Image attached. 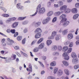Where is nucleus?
Returning <instances> with one entry per match:
<instances>
[{
  "label": "nucleus",
  "instance_id": "1",
  "mask_svg": "<svg viewBox=\"0 0 79 79\" xmlns=\"http://www.w3.org/2000/svg\"><path fill=\"white\" fill-rule=\"evenodd\" d=\"M41 8V5L39 4L37 6L36 9V11L35 14L32 15H30V16H35L36 15H37V13H38L39 15H41V14H44L45 12V9L44 7Z\"/></svg>",
  "mask_w": 79,
  "mask_h": 79
},
{
  "label": "nucleus",
  "instance_id": "2",
  "mask_svg": "<svg viewBox=\"0 0 79 79\" xmlns=\"http://www.w3.org/2000/svg\"><path fill=\"white\" fill-rule=\"evenodd\" d=\"M60 19H62L60 21L61 23H63V27H66L69 24V22L66 21L67 19L66 18V15L63 14L61 15L59 17Z\"/></svg>",
  "mask_w": 79,
  "mask_h": 79
},
{
  "label": "nucleus",
  "instance_id": "3",
  "mask_svg": "<svg viewBox=\"0 0 79 79\" xmlns=\"http://www.w3.org/2000/svg\"><path fill=\"white\" fill-rule=\"evenodd\" d=\"M68 53L67 52H64L63 54V56H64V59L65 60H69V56H68Z\"/></svg>",
  "mask_w": 79,
  "mask_h": 79
},
{
  "label": "nucleus",
  "instance_id": "4",
  "mask_svg": "<svg viewBox=\"0 0 79 79\" xmlns=\"http://www.w3.org/2000/svg\"><path fill=\"white\" fill-rule=\"evenodd\" d=\"M17 9L23 10L24 9V6L21 5L20 3H18L16 6Z\"/></svg>",
  "mask_w": 79,
  "mask_h": 79
},
{
  "label": "nucleus",
  "instance_id": "5",
  "mask_svg": "<svg viewBox=\"0 0 79 79\" xmlns=\"http://www.w3.org/2000/svg\"><path fill=\"white\" fill-rule=\"evenodd\" d=\"M63 70L61 69H59L57 73V76L58 77H60V76L63 75Z\"/></svg>",
  "mask_w": 79,
  "mask_h": 79
},
{
  "label": "nucleus",
  "instance_id": "6",
  "mask_svg": "<svg viewBox=\"0 0 79 79\" xmlns=\"http://www.w3.org/2000/svg\"><path fill=\"white\" fill-rule=\"evenodd\" d=\"M59 32H63V34L66 35L68 33V29H65L63 31V29H61L59 31Z\"/></svg>",
  "mask_w": 79,
  "mask_h": 79
},
{
  "label": "nucleus",
  "instance_id": "7",
  "mask_svg": "<svg viewBox=\"0 0 79 79\" xmlns=\"http://www.w3.org/2000/svg\"><path fill=\"white\" fill-rule=\"evenodd\" d=\"M72 63L74 64H77L78 63V59L77 57L73 58L72 60Z\"/></svg>",
  "mask_w": 79,
  "mask_h": 79
},
{
  "label": "nucleus",
  "instance_id": "8",
  "mask_svg": "<svg viewBox=\"0 0 79 79\" xmlns=\"http://www.w3.org/2000/svg\"><path fill=\"white\" fill-rule=\"evenodd\" d=\"M35 32H36L38 34H40L42 32V30L40 28H38L35 30Z\"/></svg>",
  "mask_w": 79,
  "mask_h": 79
},
{
  "label": "nucleus",
  "instance_id": "9",
  "mask_svg": "<svg viewBox=\"0 0 79 79\" xmlns=\"http://www.w3.org/2000/svg\"><path fill=\"white\" fill-rule=\"evenodd\" d=\"M29 68H27V71H29V72H32V65L31 64H30L29 66Z\"/></svg>",
  "mask_w": 79,
  "mask_h": 79
},
{
  "label": "nucleus",
  "instance_id": "10",
  "mask_svg": "<svg viewBox=\"0 0 79 79\" xmlns=\"http://www.w3.org/2000/svg\"><path fill=\"white\" fill-rule=\"evenodd\" d=\"M18 25V23L17 22H15L12 24V27L13 28H15V27H16Z\"/></svg>",
  "mask_w": 79,
  "mask_h": 79
},
{
  "label": "nucleus",
  "instance_id": "11",
  "mask_svg": "<svg viewBox=\"0 0 79 79\" xmlns=\"http://www.w3.org/2000/svg\"><path fill=\"white\" fill-rule=\"evenodd\" d=\"M66 8H67V6H63L60 8V10H64L65 11L66 10Z\"/></svg>",
  "mask_w": 79,
  "mask_h": 79
},
{
  "label": "nucleus",
  "instance_id": "12",
  "mask_svg": "<svg viewBox=\"0 0 79 79\" xmlns=\"http://www.w3.org/2000/svg\"><path fill=\"white\" fill-rule=\"evenodd\" d=\"M44 43H41L38 46V48H39V49H42V48H43L44 47Z\"/></svg>",
  "mask_w": 79,
  "mask_h": 79
},
{
  "label": "nucleus",
  "instance_id": "13",
  "mask_svg": "<svg viewBox=\"0 0 79 79\" xmlns=\"http://www.w3.org/2000/svg\"><path fill=\"white\" fill-rule=\"evenodd\" d=\"M73 34L70 33L68 35V38L69 40L72 39H73Z\"/></svg>",
  "mask_w": 79,
  "mask_h": 79
},
{
  "label": "nucleus",
  "instance_id": "14",
  "mask_svg": "<svg viewBox=\"0 0 79 79\" xmlns=\"http://www.w3.org/2000/svg\"><path fill=\"white\" fill-rule=\"evenodd\" d=\"M41 37V34L40 33H37L35 35V39H39Z\"/></svg>",
  "mask_w": 79,
  "mask_h": 79
},
{
  "label": "nucleus",
  "instance_id": "15",
  "mask_svg": "<svg viewBox=\"0 0 79 79\" xmlns=\"http://www.w3.org/2000/svg\"><path fill=\"white\" fill-rule=\"evenodd\" d=\"M63 12V11L62 12H60V11H59L56 12H55L54 14V15L55 16H59L60 15V14L62 13Z\"/></svg>",
  "mask_w": 79,
  "mask_h": 79
},
{
  "label": "nucleus",
  "instance_id": "16",
  "mask_svg": "<svg viewBox=\"0 0 79 79\" xmlns=\"http://www.w3.org/2000/svg\"><path fill=\"white\" fill-rule=\"evenodd\" d=\"M0 9L2 10L5 13H6L7 11V10H6V9L5 8L2 6H0Z\"/></svg>",
  "mask_w": 79,
  "mask_h": 79
},
{
  "label": "nucleus",
  "instance_id": "17",
  "mask_svg": "<svg viewBox=\"0 0 79 79\" xmlns=\"http://www.w3.org/2000/svg\"><path fill=\"white\" fill-rule=\"evenodd\" d=\"M53 14V11H50L47 14V15L49 17L52 16Z\"/></svg>",
  "mask_w": 79,
  "mask_h": 79
},
{
  "label": "nucleus",
  "instance_id": "18",
  "mask_svg": "<svg viewBox=\"0 0 79 79\" xmlns=\"http://www.w3.org/2000/svg\"><path fill=\"white\" fill-rule=\"evenodd\" d=\"M2 59H5L6 60V63H9V62H10V58H9L8 57H3Z\"/></svg>",
  "mask_w": 79,
  "mask_h": 79
},
{
  "label": "nucleus",
  "instance_id": "19",
  "mask_svg": "<svg viewBox=\"0 0 79 79\" xmlns=\"http://www.w3.org/2000/svg\"><path fill=\"white\" fill-rule=\"evenodd\" d=\"M72 12L74 14L77 13V9L76 8H74L72 9Z\"/></svg>",
  "mask_w": 79,
  "mask_h": 79
},
{
  "label": "nucleus",
  "instance_id": "20",
  "mask_svg": "<svg viewBox=\"0 0 79 79\" xmlns=\"http://www.w3.org/2000/svg\"><path fill=\"white\" fill-rule=\"evenodd\" d=\"M26 18V16H25L24 17H20L18 18V19L20 21H23V20L25 19Z\"/></svg>",
  "mask_w": 79,
  "mask_h": 79
},
{
  "label": "nucleus",
  "instance_id": "21",
  "mask_svg": "<svg viewBox=\"0 0 79 79\" xmlns=\"http://www.w3.org/2000/svg\"><path fill=\"white\" fill-rule=\"evenodd\" d=\"M71 56L73 58H77V55H76V53L73 52L72 53Z\"/></svg>",
  "mask_w": 79,
  "mask_h": 79
},
{
  "label": "nucleus",
  "instance_id": "22",
  "mask_svg": "<svg viewBox=\"0 0 79 79\" xmlns=\"http://www.w3.org/2000/svg\"><path fill=\"white\" fill-rule=\"evenodd\" d=\"M43 40L44 38H41L37 42V44H40V43H41V42L43 41Z\"/></svg>",
  "mask_w": 79,
  "mask_h": 79
},
{
  "label": "nucleus",
  "instance_id": "23",
  "mask_svg": "<svg viewBox=\"0 0 79 79\" xmlns=\"http://www.w3.org/2000/svg\"><path fill=\"white\" fill-rule=\"evenodd\" d=\"M63 64L66 66H68L69 65V64L66 61L64 60L63 61Z\"/></svg>",
  "mask_w": 79,
  "mask_h": 79
},
{
  "label": "nucleus",
  "instance_id": "24",
  "mask_svg": "<svg viewBox=\"0 0 79 79\" xmlns=\"http://www.w3.org/2000/svg\"><path fill=\"white\" fill-rule=\"evenodd\" d=\"M61 38V36L59 35H58L56 36V40H59Z\"/></svg>",
  "mask_w": 79,
  "mask_h": 79
},
{
  "label": "nucleus",
  "instance_id": "25",
  "mask_svg": "<svg viewBox=\"0 0 79 79\" xmlns=\"http://www.w3.org/2000/svg\"><path fill=\"white\" fill-rule=\"evenodd\" d=\"M2 16L3 17H5V18H7L9 17V15L6 14H3L2 15Z\"/></svg>",
  "mask_w": 79,
  "mask_h": 79
},
{
  "label": "nucleus",
  "instance_id": "26",
  "mask_svg": "<svg viewBox=\"0 0 79 79\" xmlns=\"http://www.w3.org/2000/svg\"><path fill=\"white\" fill-rule=\"evenodd\" d=\"M68 49V47L67 46L64 47L62 49L63 52H66Z\"/></svg>",
  "mask_w": 79,
  "mask_h": 79
},
{
  "label": "nucleus",
  "instance_id": "27",
  "mask_svg": "<svg viewBox=\"0 0 79 79\" xmlns=\"http://www.w3.org/2000/svg\"><path fill=\"white\" fill-rule=\"evenodd\" d=\"M56 62L54 61L52 62L51 64H50V65L52 66H56Z\"/></svg>",
  "mask_w": 79,
  "mask_h": 79
},
{
  "label": "nucleus",
  "instance_id": "28",
  "mask_svg": "<svg viewBox=\"0 0 79 79\" xmlns=\"http://www.w3.org/2000/svg\"><path fill=\"white\" fill-rule=\"evenodd\" d=\"M78 16H79V14H77L73 16V19H76L78 18Z\"/></svg>",
  "mask_w": 79,
  "mask_h": 79
},
{
  "label": "nucleus",
  "instance_id": "29",
  "mask_svg": "<svg viewBox=\"0 0 79 79\" xmlns=\"http://www.w3.org/2000/svg\"><path fill=\"white\" fill-rule=\"evenodd\" d=\"M12 43H14V41L12 40H10V41H8L7 44L11 45H12Z\"/></svg>",
  "mask_w": 79,
  "mask_h": 79
},
{
  "label": "nucleus",
  "instance_id": "30",
  "mask_svg": "<svg viewBox=\"0 0 79 79\" xmlns=\"http://www.w3.org/2000/svg\"><path fill=\"white\" fill-rule=\"evenodd\" d=\"M11 58H13V60H15L16 58V55L15 54H12L11 56Z\"/></svg>",
  "mask_w": 79,
  "mask_h": 79
},
{
  "label": "nucleus",
  "instance_id": "31",
  "mask_svg": "<svg viewBox=\"0 0 79 79\" xmlns=\"http://www.w3.org/2000/svg\"><path fill=\"white\" fill-rule=\"evenodd\" d=\"M52 43V41L50 40H48L47 41V45H50Z\"/></svg>",
  "mask_w": 79,
  "mask_h": 79
},
{
  "label": "nucleus",
  "instance_id": "32",
  "mask_svg": "<svg viewBox=\"0 0 79 79\" xmlns=\"http://www.w3.org/2000/svg\"><path fill=\"white\" fill-rule=\"evenodd\" d=\"M28 23H29V21L27 20H26L23 22L22 23V24L23 25H26Z\"/></svg>",
  "mask_w": 79,
  "mask_h": 79
},
{
  "label": "nucleus",
  "instance_id": "33",
  "mask_svg": "<svg viewBox=\"0 0 79 79\" xmlns=\"http://www.w3.org/2000/svg\"><path fill=\"white\" fill-rule=\"evenodd\" d=\"M57 49V46H53L52 47V50L55 51Z\"/></svg>",
  "mask_w": 79,
  "mask_h": 79
},
{
  "label": "nucleus",
  "instance_id": "34",
  "mask_svg": "<svg viewBox=\"0 0 79 79\" xmlns=\"http://www.w3.org/2000/svg\"><path fill=\"white\" fill-rule=\"evenodd\" d=\"M53 55L54 56H58L59 55V52H55L53 53Z\"/></svg>",
  "mask_w": 79,
  "mask_h": 79
},
{
  "label": "nucleus",
  "instance_id": "35",
  "mask_svg": "<svg viewBox=\"0 0 79 79\" xmlns=\"http://www.w3.org/2000/svg\"><path fill=\"white\" fill-rule=\"evenodd\" d=\"M21 53H22V55H23V56H24L25 57H26V58H27V57H28V55H27V54L23 53L22 51H21Z\"/></svg>",
  "mask_w": 79,
  "mask_h": 79
},
{
  "label": "nucleus",
  "instance_id": "36",
  "mask_svg": "<svg viewBox=\"0 0 79 79\" xmlns=\"http://www.w3.org/2000/svg\"><path fill=\"white\" fill-rule=\"evenodd\" d=\"M71 11V9H66V10H65V12L66 13H69Z\"/></svg>",
  "mask_w": 79,
  "mask_h": 79
},
{
  "label": "nucleus",
  "instance_id": "37",
  "mask_svg": "<svg viewBox=\"0 0 79 79\" xmlns=\"http://www.w3.org/2000/svg\"><path fill=\"white\" fill-rule=\"evenodd\" d=\"M72 51V48H69V49H68L67 52H65V53H68V55H69V53H71Z\"/></svg>",
  "mask_w": 79,
  "mask_h": 79
},
{
  "label": "nucleus",
  "instance_id": "38",
  "mask_svg": "<svg viewBox=\"0 0 79 79\" xmlns=\"http://www.w3.org/2000/svg\"><path fill=\"white\" fill-rule=\"evenodd\" d=\"M42 23L43 24H46L48 23V22L47 21L46 19H45L43 20Z\"/></svg>",
  "mask_w": 79,
  "mask_h": 79
},
{
  "label": "nucleus",
  "instance_id": "39",
  "mask_svg": "<svg viewBox=\"0 0 79 79\" xmlns=\"http://www.w3.org/2000/svg\"><path fill=\"white\" fill-rule=\"evenodd\" d=\"M57 71H58V68H55L54 69L53 73L54 74H56V73H57Z\"/></svg>",
  "mask_w": 79,
  "mask_h": 79
},
{
  "label": "nucleus",
  "instance_id": "40",
  "mask_svg": "<svg viewBox=\"0 0 79 79\" xmlns=\"http://www.w3.org/2000/svg\"><path fill=\"white\" fill-rule=\"evenodd\" d=\"M47 79H55V77L52 76H49L47 78Z\"/></svg>",
  "mask_w": 79,
  "mask_h": 79
},
{
  "label": "nucleus",
  "instance_id": "41",
  "mask_svg": "<svg viewBox=\"0 0 79 79\" xmlns=\"http://www.w3.org/2000/svg\"><path fill=\"white\" fill-rule=\"evenodd\" d=\"M39 48H35L34 49L33 52H37L39 51Z\"/></svg>",
  "mask_w": 79,
  "mask_h": 79
},
{
  "label": "nucleus",
  "instance_id": "42",
  "mask_svg": "<svg viewBox=\"0 0 79 79\" xmlns=\"http://www.w3.org/2000/svg\"><path fill=\"white\" fill-rule=\"evenodd\" d=\"M56 35V32L53 31L52 32V35L55 38Z\"/></svg>",
  "mask_w": 79,
  "mask_h": 79
},
{
  "label": "nucleus",
  "instance_id": "43",
  "mask_svg": "<svg viewBox=\"0 0 79 79\" xmlns=\"http://www.w3.org/2000/svg\"><path fill=\"white\" fill-rule=\"evenodd\" d=\"M22 39V36H19L17 37V40L19 41H20Z\"/></svg>",
  "mask_w": 79,
  "mask_h": 79
},
{
  "label": "nucleus",
  "instance_id": "44",
  "mask_svg": "<svg viewBox=\"0 0 79 79\" xmlns=\"http://www.w3.org/2000/svg\"><path fill=\"white\" fill-rule=\"evenodd\" d=\"M58 4L59 5V6H62L63 5V2H62V1H59L58 2Z\"/></svg>",
  "mask_w": 79,
  "mask_h": 79
},
{
  "label": "nucleus",
  "instance_id": "45",
  "mask_svg": "<svg viewBox=\"0 0 79 79\" xmlns=\"http://www.w3.org/2000/svg\"><path fill=\"white\" fill-rule=\"evenodd\" d=\"M64 71L65 74H66L67 75H69V71H68V69H65L64 70Z\"/></svg>",
  "mask_w": 79,
  "mask_h": 79
},
{
  "label": "nucleus",
  "instance_id": "46",
  "mask_svg": "<svg viewBox=\"0 0 79 79\" xmlns=\"http://www.w3.org/2000/svg\"><path fill=\"white\" fill-rule=\"evenodd\" d=\"M79 68V65H76L74 66V68L75 69H77Z\"/></svg>",
  "mask_w": 79,
  "mask_h": 79
},
{
  "label": "nucleus",
  "instance_id": "47",
  "mask_svg": "<svg viewBox=\"0 0 79 79\" xmlns=\"http://www.w3.org/2000/svg\"><path fill=\"white\" fill-rule=\"evenodd\" d=\"M11 19L10 18L6 21V23H10V22H11Z\"/></svg>",
  "mask_w": 79,
  "mask_h": 79
},
{
  "label": "nucleus",
  "instance_id": "48",
  "mask_svg": "<svg viewBox=\"0 0 79 79\" xmlns=\"http://www.w3.org/2000/svg\"><path fill=\"white\" fill-rule=\"evenodd\" d=\"M57 20V18L56 17H54L52 20V23H55V22H56V20Z\"/></svg>",
  "mask_w": 79,
  "mask_h": 79
},
{
  "label": "nucleus",
  "instance_id": "49",
  "mask_svg": "<svg viewBox=\"0 0 79 79\" xmlns=\"http://www.w3.org/2000/svg\"><path fill=\"white\" fill-rule=\"evenodd\" d=\"M10 19L11 21H14L16 20V19L15 17L10 18Z\"/></svg>",
  "mask_w": 79,
  "mask_h": 79
},
{
  "label": "nucleus",
  "instance_id": "50",
  "mask_svg": "<svg viewBox=\"0 0 79 79\" xmlns=\"http://www.w3.org/2000/svg\"><path fill=\"white\" fill-rule=\"evenodd\" d=\"M58 49L59 51H61L62 50V47L61 46H59L58 47Z\"/></svg>",
  "mask_w": 79,
  "mask_h": 79
},
{
  "label": "nucleus",
  "instance_id": "51",
  "mask_svg": "<svg viewBox=\"0 0 79 79\" xmlns=\"http://www.w3.org/2000/svg\"><path fill=\"white\" fill-rule=\"evenodd\" d=\"M16 32L15 29H11L10 30V32H11L12 34H15Z\"/></svg>",
  "mask_w": 79,
  "mask_h": 79
},
{
  "label": "nucleus",
  "instance_id": "52",
  "mask_svg": "<svg viewBox=\"0 0 79 79\" xmlns=\"http://www.w3.org/2000/svg\"><path fill=\"white\" fill-rule=\"evenodd\" d=\"M39 63H40V65L41 66H42V68H44V64H42V62H41L40 61H39Z\"/></svg>",
  "mask_w": 79,
  "mask_h": 79
},
{
  "label": "nucleus",
  "instance_id": "53",
  "mask_svg": "<svg viewBox=\"0 0 79 79\" xmlns=\"http://www.w3.org/2000/svg\"><path fill=\"white\" fill-rule=\"evenodd\" d=\"M28 31V30H27V28H25L23 30L24 33H27V32Z\"/></svg>",
  "mask_w": 79,
  "mask_h": 79
},
{
  "label": "nucleus",
  "instance_id": "54",
  "mask_svg": "<svg viewBox=\"0 0 79 79\" xmlns=\"http://www.w3.org/2000/svg\"><path fill=\"white\" fill-rule=\"evenodd\" d=\"M14 34H15L14 35V37H17V36L18 35L19 33H18V32H16Z\"/></svg>",
  "mask_w": 79,
  "mask_h": 79
},
{
  "label": "nucleus",
  "instance_id": "55",
  "mask_svg": "<svg viewBox=\"0 0 79 79\" xmlns=\"http://www.w3.org/2000/svg\"><path fill=\"white\" fill-rule=\"evenodd\" d=\"M45 19L47 20L48 23L50 21V17H47Z\"/></svg>",
  "mask_w": 79,
  "mask_h": 79
},
{
  "label": "nucleus",
  "instance_id": "56",
  "mask_svg": "<svg viewBox=\"0 0 79 79\" xmlns=\"http://www.w3.org/2000/svg\"><path fill=\"white\" fill-rule=\"evenodd\" d=\"M26 42V38L24 39L22 41V44H25Z\"/></svg>",
  "mask_w": 79,
  "mask_h": 79
},
{
  "label": "nucleus",
  "instance_id": "57",
  "mask_svg": "<svg viewBox=\"0 0 79 79\" xmlns=\"http://www.w3.org/2000/svg\"><path fill=\"white\" fill-rule=\"evenodd\" d=\"M0 5L1 6H3V2L2 0H0Z\"/></svg>",
  "mask_w": 79,
  "mask_h": 79
},
{
  "label": "nucleus",
  "instance_id": "58",
  "mask_svg": "<svg viewBox=\"0 0 79 79\" xmlns=\"http://www.w3.org/2000/svg\"><path fill=\"white\" fill-rule=\"evenodd\" d=\"M55 38L52 35L51 36H49L48 37V39H53Z\"/></svg>",
  "mask_w": 79,
  "mask_h": 79
},
{
  "label": "nucleus",
  "instance_id": "59",
  "mask_svg": "<svg viewBox=\"0 0 79 79\" xmlns=\"http://www.w3.org/2000/svg\"><path fill=\"white\" fill-rule=\"evenodd\" d=\"M69 44V41H66L64 43V44L65 45H68Z\"/></svg>",
  "mask_w": 79,
  "mask_h": 79
},
{
  "label": "nucleus",
  "instance_id": "60",
  "mask_svg": "<svg viewBox=\"0 0 79 79\" xmlns=\"http://www.w3.org/2000/svg\"><path fill=\"white\" fill-rule=\"evenodd\" d=\"M73 46V43L71 42L69 45V47H72Z\"/></svg>",
  "mask_w": 79,
  "mask_h": 79
},
{
  "label": "nucleus",
  "instance_id": "61",
  "mask_svg": "<svg viewBox=\"0 0 79 79\" xmlns=\"http://www.w3.org/2000/svg\"><path fill=\"white\" fill-rule=\"evenodd\" d=\"M75 7L76 8H79V3H77L75 4Z\"/></svg>",
  "mask_w": 79,
  "mask_h": 79
},
{
  "label": "nucleus",
  "instance_id": "62",
  "mask_svg": "<svg viewBox=\"0 0 79 79\" xmlns=\"http://www.w3.org/2000/svg\"><path fill=\"white\" fill-rule=\"evenodd\" d=\"M19 46H16L14 47V48L15 50H18L19 49Z\"/></svg>",
  "mask_w": 79,
  "mask_h": 79
},
{
  "label": "nucleus",
  "instance_id": "63",
  "mask_svg": "<svg viewBox=\"0 0 79 79\" xmlns=\"http://www.w3.org/2000/svg\"><path fill=\"white\" fill-rule=\"evenodd\" d=\"M51 5V3L50 2H49L48 3V7H50Z\"/></svg>",
  "mask_w": 79,
  "mask_h": 79
},
{
  "label": "nucleus",
  "instance_id": "64",
  "mask_svg": "<svg viewBox=\"0 0 79 79\" xmlns=\"http://www.w3.org/2000/svg\"><path fill=\"white\" fill-rule=\"evenodd\" d=\"M76 44L77 45H79V40H78L77 42H76Z\"/></svg>",
  "mask_w": 79,
  "mask_h": 79
}]
</instances>
